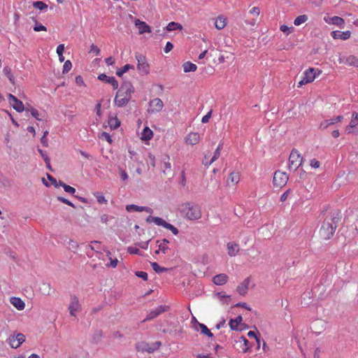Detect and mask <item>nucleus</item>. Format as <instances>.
Instances as JSON below:
<instances>
[{
	"mask_svg": "<svg viewBox=\"0 0 358 358\" xmlns=\"http://www.w3.org/2000/svg\"><path fill=\"white\" fill-rule=\"evenodd\" d=\"M173 48V45L168 41L165 45V48L164 49L165 53H169L172 49Z\"/></svg>",
	"mask_w": 358,
	"mask_h": 358,
	"instance_id": "680f3d73",
	"label": "nucleus"
},
{
	"mask_svg": "<svg viewBox=\"0 0 358 358\" xmlns=\"http://www.w3.org/2000/svg\"><path fill=\"white\" fill-rule=\"evenodd\" d=\"M222 148V145L219 144L218 146L217 147L215 151L214 152V155H213V157L210 159V160H209V162H204L203 164L205 166H208L211 164H213L214 162H215L220 156V152H221Z\"/></svg>",
	"mask_w": 358,
	"mask_h": 358,
	"instance_id": "c756f323",
	"label": "nucleus"
},
{
	"mask_svg": "<svg viewBox=\"0 0 358 358\" xmlns=\"http://www.w3.org/2000/svg\"><path fill=\"white\" fill-rule=\"evenodd\" d=\"M248 337L250 338H255L256 339V341L258 344H259V338L257 337L256 333L253 331H250L248 333Z\"/></svg>",
	"mask_w": 358,
	"mask_h": 358,
	"instance_id": "69168bd1",
	"label": "nucleus"
},
{
	"mask_svg": "<svg viewBox=\"0 0 358 358\" xmlns=\"http://www.w3.org/2000/svg\"><path fill=\"white\" fill-rule=\"evenodd\" d=\"M324 21L329 24H334L340 28H343L345 25V20L343 18L338 16L330 17L326 15L324 17Z\"/></svg>",
	"mask_w": 358,
	"mask_h": 358,
	"instance_id": "9b49d317",
	"label": "nucleus"
},
{
	"mask_svg": "<svg viewBox=\"0 0 358 358\" xmlns=\"http://www.w3.org/2000/svg\"><path fill=\"white\" fill-rule=\"evenodd\" d=\"M80 310V304L78 298L73 295L71 297V301L69 306V310L71 316H76V313Z\"/></svg>",
	"mask_w": 358,
	"mask_h": 358,
	"instance_id": "f8f14e48",
	"label": "nucleus"
},
{
	"mask_svg": "<svg viewBox=\"0 0 358 358\" xmlns=\"http://www.w3.org/2000/svg\"><path fill=\"white\" fill-rule=\"evenodd\" d=\"M133 93H134V87L131 82H124L116 93L115 104L118 107L125 106L131 99Z\"/></svg>",
	"mask_w": 358,
	"mask_h": 358,
	"instance_id": "f03ea898",
	"label": "nucleus"
},
{
	"mask_svg": "<svg viewBox=\"0 0 358 358\" xmlns=\"http://www.w3.org/2000/svg\"><path fill=\"white\" fill-rule=\"evenodd\" d=\"M48 135V131L46 130L44 131L43 136L41 138V142L43 144V145L45 147H48V139L46 138Z\"/></svg>",
	"mask_w": 358,
	"mask_h": 358,
	"instance_id": "5fc2aeb1",
	"label": "nucleus"
},
{
	"mask_svg": "<svg viewBox=\"0 0 358 358\" xmlns=\"http://www.w3.org/2000/svg\"><path fill=\"white\" fill-rule=\"evenodd\" d=\"M10 303L18 310H22L24 309L25 303L19 297H11L10 299Z\"/></svg>",
	"mask_w": 358,
	"mask_h": 358,
	"instance_id": "bb28decb",
	"label": "nucleus"
},
{
	"mask_svg": "<svg viewBox=\"0 0 358 358\" xmlns=\"http://www.w3.org/2000/svg\"><path fill=\"white\" fill-rule=\"evenodd\" d=\"M162 227H163L165 229H169L171 231V232L174 234V235H178V233H179V231L178 229L175 227L173 225L168 223L167 222H166L164 220H163L162 222V224H161Z\"/></svg>",
	"mask_w": 358,
	"mask_h": 358,
	"instance_id": "58836bf2",
	"label": "nucleus"
},
{
	"mask_svg": "<svg viewBox=\"0 0 358 358\" xmlns=\"http://www.w3.org/2000/svg\"><path fill=\"white\" fill-rule=\"evenodd\" d=\"M163 219L159 217L148 216L146 222L148 223L154 222L157 226H161Z\"/></svg>",
	"mask_w": 358,
	"mask_h": 358,
	"instance_id": "ea45409f",
	"label": "nucleus"
},
{
	"mask_svg": "<svg viewBox=\"0 0 358 358\" xmlns=\"http://www.w3.org/2000/svg\"><path fill=\"white\" fill-rule=\"evenodd\" d=\"M98 79L106 83L110 84L114 90H116L118 87V82L113 76L110 77L102 73L98 76Z\"/></svg>",
	"mask_w": 358,
	"mask_h": 358,
	"instance_id": "f3484780",
	"label": "nucleus"
},
{
	"mask_svg": "<svg viewBox=\"0 0 358 358\" xmlns=\"http://www.w3.org/2000/svg\"><path fill=\"white\" fill-rule=\"evenodd\" d=\"M57 199H58L59 201H61V202H62V203H66V204H67V205H68V206H71V207H73V208H74V207H75V206L73 205V203H71L70 201H69L68 199H65V198H64V197L59 196V197L57 198Z\"/></svg>",
	"mask_w": 358,
	"mask_h": 358,
	"instance_id": "bf43d9fd",
	"label": "nucleus"
},
{
	"mask_svg": "<svg viewBox=\"0 0 358 358\" xmlns=\"http://www.w3.org/2000/svg\"><path fill=\"white\" fill-rule=\"evenodd\" d=\"M8 100L10 105L15 109L17 112L21 113L24 111V107L23 103L17 99L14 95L11 94H8Z\"/></svg>",
	"mask_w": 358,
	"mask_h": 358,
	"instance_id": "1a4fd4ad",
	"label": "nucleus"
},
{
	"mask_svg": "<svg viewBox=\"0 0 358 358\" xmlns=\"http://www.w3.org/2000/svg\"><path fill=\"white\" fill-rule=\"evenodd\" d=\"M72 67V64L69 60L64 62L63 66V73H68Z\"/></svg>",
	"mask_w": 358,
	"mask_h": 358,
	"instance_id": "603ef678",
	"label": "nucleus"
},
{
	"mask_svg": "<svg viewBox=\"0 0 358 358\" xmlns=\"http://www.w3.org/2000/svg\"><path fill=\"white\" fill-rule=\"evenodd\" d=\"M64 51V44H59L57 48V53L58 56H62Z\"/></svg>",
	"mask_w": 358,
	"mask_h": 358,
	"instance_id": "e2e57ef3",
	"label": "nucleus"
},
{
	"mask_svg": "<svg viewBox=\"0 0 358 358\" xmlns=\"http://www.w3.org/2000/svg\"><path fill=\"white\" fill-rule=\"evenodd\" d=\"M94 196L96 197L99 203L106 204L108 203V200L105 198V196L101 192H95V193H94Z\"/></svg>",
	"mask_w": 358,
	"mask_h": 358,
	"instance_id": "c03bdc74",
	"label": "nucleus"
},
{
	"mask_svg": "<svg viewBox=\"0 0 358 358\" xmlns=\"http://www.w3.org/2000/svg\"><path fill=\"white\" fill-rule=\"evenodd\" d=\"M310 165L314 169H317L320 166V162L316 159H312L310 162Z\"/></svg>",
	"mask_w": 358,
	"mask_h": 358,
	"instance_id": "13d9d810",
	"label": "nucleus"
},
{
	"mask_svg": "<svg viewBox=\"0 0 358 358\" xmlns=\"http://www.w3.org/2000/svg\"><path fill=\"white\" fill-rule=\"evenodd\" d=\"M164 311H166V308L164 306H159L156 309L150 311L146 317L142 321V322H145L147 321H150L151 320H153L155 317H157L159 315H160L161 313H164Z\"/></svg>",
	"mask_w": 358,
	"mask_h": 358,
	"instance_id": "dca6fc26",
	"label": "nucleus"
},
{
	"mask_svg": "<svg viewBox=\"0 0 358 358\" xmlns=\"http://www.w3.org/2000/svg\"><path fill=\"white\" fill-rule=\"evenodd\" d=\"M198 327H199V328H196V330L197 331L200 330L201 334H202L203 335L207 336L210 338H212L213 336L210 330L204 324L198 323Z\"/></svg>",
	"mask_w": 358,
	"mask_h": 358,
	"instance_id": "2f4dec72",
	"label": "nucleus"
},
{
	"mask_svg": "<svg viewBox=\"0 0 358 358\" xmlns=\"http://www.w3.org/2000/svg\"><path fill=\"white\" fill-rule=\"evenodd\" d=\"M303 158L299 151L292 150L289 158V169L296 171L302 163Z\"/></svg>",
	"mask_w": 358,
	"mask_h": 358,
	"instance_id": "423d86ee",
	"label": "nucleus"
},
{
	"mask_svg": "<svg viewBox=\"0 0 358 358\" xmlns=\"http://www.w3.org/2000/svg\"><path fill=\"white\" fill-rule=\"evenodd\" d=\"M315 69L309 68L303 72L302 79L298 83L297 87H301L303 85L312 83L315 78Z\"/></svg>",
	"mask_w": 358,
	"mask_h": 358,
	"instance_id": "0eeeda50",
	"label": "nucleus"
},
{
	"mask_svg": "<svg viewBox=\"0 0 358 358\" xmlns=\"http://www.w3.org/2000/svg\"><path fill=\"white\" fill-rule=\"evenodd\" d=\"M226 24H227L226 18L224 17L223 16H219L215 20V26L216 29L218 30L223 29L225 27Z\"/></svg>",
	"mask_w": 358,
	"mask_h": 358,
	"instance_id": "f704fd0d",
	"label": "nucleus"
},
{
	"mask_svg": "<svg viewBox=\"0 0 358 358\" xmlns=\"http://www.w3.org/2000/svg\"><path fill=\"white\" fill-rule=\"evenodd\" d=\"M200 135L197 132H191L185 137V143L189 145H194L199 143Z\"/></svg>",
	"mask_w": 358,
	"mask_h": 358,
	"instance_id": "6ab92c4d",
	"label": "nucleus"
},
{
	"mask_svg": "<svg viewBox=\"0 0 358 358\" xmlns=\"http://www.w3.org/2000/svg\"><path fill=\"white\" fill-rule=\"evenodd\" d=\"M288 180L289 176L286 172L278 170L274 173L273 184L276 187L282 188L286 185Z\"/></svg>",
	"mask_w": 358,
	"mask_h": 358,
	"instance_id": "39448f33",
	"label": "nucleus"
},
{
	"mask_svg": "<svg viewBox=\"0 0 358 358\" xmlns=\"http://www.w3.org/2000/svg\"><path fill=\"white\" fill-rule=\"evenodd\" d=\"M243 321L241 315L237 316L235 319H231L229 322V327L231 330H238V324Z\"/></svg>",
	"mask_w": 358,
	"mask_h": 358,
	"instance_id": "7c9ffc66",
	"label": "nucleus"
},
{
	"mask_svg": "<svg viewBox=\"0 0 358 358\" xmlns=\"http://www.w3.org/2000/svg\"><path fill=\"white\" fill-rule=\"evenodd\" d=\"M135 274H136V276L143 279L144 280H148V273L146 272H144V271H136Z\"/></svg>",
	"mask_w": 358,
	"mask_h": 358,
	"instance_id": "6e6d98bb",
	"label": "nucleus"
},
{
	"mask_svg": "<svg viewBox=\"0 0 358 358\" xmlns=\"http://www.w3.org/2000/svg\"><path fill=\"white\" fill-rule=\"evenodd\" d=\"M343 120V116L338 115L329 120H325L320 122L319 128L322 130H324L329 126L333 125L337 122H341Z\"/></svg>",
	"mask_w": 358,
	"mask_h": 358,
	"instance_id": "4468645a",
	"label": "nucleus"
},
{
	"mask_svg": "<svg viewBox=\"0 0 358 358\" xmlns=\"http://www.w3.org/2000/svg\"><path fill=\"white\" fill-rule=\"evenodd\" d=\"M40 292L45 296L51 294L52 289L49 283L43 282L39 287Z\"/></svg>",
	"mask_w": 358,
	"mask_h": 358,
	"instance_id": "473e14b6",
	"label": "nucleus"
},
{
	"mask_svg": "<svg viewBox=\"0 0 358 358\" xmlns=\"http://www.w3.org/2000/svg\"><path fill=\"white\" fill-rule=\"evenodd\" d=\"M117 263H118L117 259H116V258L112 259L111 257H110V264H107L106 266L115 268L117 265Z\"/></svg>",
	"mask_w": 358,
	"mask_h": 358,
	"instance_id": "4d7b16f0",
	"label": "nucleus"
},
{
	"mask_svg": "<svg viewBox=\"0 0 358 358\" xmlns=\"http://www.w3.org/2000/svg\"><path fill=\"white\" fill-rule=\"evenodd\" d=\"M227 253L230 257H235L239 251V246L236 243L229 242L227 243Z\"/></svg>",
	"mask_w": 358,
	"mask_h": 358,
	"instance_id": "a878e982",
	"label": "nucleus"
},
{
	"mask_svg": "<svg viewBox=\"0 0 358 358\" xmlns=\"http://www.w3.org/2000/svg\"><path fill=\"white\" fill-rule=\"evenodd\" d=\"M308 20V16L306 15H301L296 17L294 21V24L296 26H299L301 24L306 22Z\"/></svg>",
	"mask_w": 358,
	"mask_h": 358,
	"instance_id": "37998d69",
	"label": "nucleus"
},
{
	"mask_svg": "<svg viewBox=\"0 0 358 358\" xmlns=\"http://www.w3.org/2000/svg\"><path fill=\"white\" fill-rule=\"evenodd\" d=\"M341 219V213L339 210L334 209L331 210L324 218L320 228V237L324 240H329L331 238Z\"/></svg>",
	"mask_w": 358,
	"mask_h": 358,
	"instance_id": "f257e3e1",
	"label": "nucleus"
},
{
	"mask_svg": "<svg viewBox=\"0 0 358 358\" xmlns=\"http://www.w3.org/2000/svg\"><path fill=\"white\" fill-rule=\"evenodd\" d=\"M179 211L182 215L189 220H196L201 217V208L189 202L182 203L179 206Z\"/></svg>",
	"mask_w": 358,
	"mask_h": 358,
	"instance_id": "7ed1b4c3",
	"label": "nucleus"
},
{
	"mask_svg": "<svg viewBox=\"0 0 358 358\" xmlns=\"http://www.w3.org/2000/svg\"><path fill=\"white\" fill-rule=\"evenodd\" d=\"M151 266L152 269L157 273H162L167 270V268L164 267H161L157 262H152Z\"/></svg>",
	"mask_w": 358,
	"mask_h": 358,
	"instance_id": "09e8293b",
	"label": "nucleus"
},
{
	"mask_svg": "<svg viewBox=\"0 0 358 358\" xmlns=\"http://www.w3.org/2000/svg\"><path fill=\"white\" fill-rule=\"evenodd\" d=\"M153 136L152 131L148 127H145L141 133V139L143 141H149Z\"/></svg>",
	"mask_w": 358,
	"mask_h": 358,
	"instance_id": "72a5a7b5",
	"label": "nucleus"
},
{
	"mask_svg": "<svg viewBox=\"0 0 358 358\" xmlns=\"http://www.w3.org/2000/svg\"><path fill=\"white\" fill-rule=\"evenodd\" d=\"M59 185L62 186L64 191L67 193L73 194L76 192V189L70 185H68L63 182L62 181L59 182Z\"/></svg>",
	"mask_w": 358,
	"mask_h": 358,
	"instance_id": "79ce46f5",
	"label": "nucleus"
},
{
	"mask_svg": "<svg viewBox=\"0 0 358 358\" xmlns=\"http://www.w3.org/2000/svg\"><path fill=\"white\" fill-rule=\"evenodd\" d=\"M3 73L7 76V78L9 79L10 83L12 84H14L15 83V78H14V76H13V74L11 73V69L8 66H6L3 69Z\"/></svg>",
	"mask_w": 358,
	"mask_h": 358,
	"instance_id": "a18cd8bd",
	"label": "nucleus"
},
{
	"mask_svg": "<svg viewBox=\"0 0 358 358\" xmlns=\"http://www.w3.org/2000/svg\"><path fill=\"white\" fill-rule=\"evenodd\" d=\"M163 107V101L159 98H155L150 101V108L148 110L150 113H156L160 112Z\"/></svg>",
	"mask_w": 358,
	"mask_h": 358,
	"instance_id": "ddd939ff",
	"label": "nucleus"
},
{
	"mask_svg": "<svg viewBox=\"0 0 358 358\" xmlns=\"http://www.w3.org/2000/svg\"><path fill=\"white\" fill-rule=\"evenodd\" d=\"M339 62L349 66L358 67V59L354 55H350L343 58H341Z\"/></svg>",
	"mask_w": 358,
	"mask_h": 358,
	"instance_id": "b1692460",
	"label": "nucleus"
},
{
	"mask_svg": "<svg viewBox=\"0 0 358 358\" xmlns=\"http://www.w3.org/2000/svg\"><path fill=\"white\" fill-rule=\"evenodd\" d=\"M148 159H149V161H150V166H152V167H155L156 166L155 157L153 155H152V154H149L148 155Z\"/></svg>",
	"mask_w": 358,
	"mask_h": 358,
	"instance_id": "0e129e2a",
	"label": "nucleus"
},
{
	"mask_svg": "<svg viewBox=\"0 0 358 358\" xmlns=\"http://www.w3.org/2000/svg\"><path fill=\"white\" fill-rule=\"evenodd\" d=\"M25 341V336L23 334H17L16 335H11L8 338V343L12 348H17Z\"/></svg>",
	"mask_w": 358,
	"mask_h": 358,
	"instance_id": "6e6552de",
	"label": "nucleus"
},
{
	"mask_svg": "<svg viewBox=\"0 0 358 358\" xmlns=\"http://www.w3.org/2000/svg\"><path fill=\"white\" fill-rule=\"evenodd\" d=\"M166 29L168 31H172L175 30L181 31L182 29V26L178 22H171L168 24Z\"/></svg>",
	"mask_w": 358,
	"mask_h": 358,
	"instance_id": "e433bc0d",
	"label": "nucleus"
},
{
	"mask_svg": "<svg viewBox=\"0 0 358 358\" xmlns=\"http://www.w3.org/2000/svg\"><path fill=\"white\" fill-rule=\"evenodd\" d=\"M169 241L166 238L162 241H157L156 244L158 248L155 250V253L156 255H159L160 253L166 254L169 250Z\"/></svg>",
	"mask_w": 358,
	"mask_h": 358,
	"instance_id": "2eb2a0df",
	"label": "nucleus"
},
{
	"mask_svg": "<svg viewBox=\"0 0 358 358\" xmlns=\"http://www.w3.org/2000/svg\"><path fill=\"white\" fill-rule=\"evenodd\" d=\"M100 138H101L103 140H106L110 144L112 143V142H113L110 135L108 133L105 132V131L101 133V134L100 136Z\"/></svg>",
	"mask_w": 358,
	"mask_h": 358,
	"instance_id": "3c124183",
	"label": "nucleus"
},
{
	"mask_svg": "<svg viewBox=\"0 0 358 358\" xmlns=\"http://www.w3.org/2000/svg\"><path fill=\"white\" fill-rule=\"evenodd\" d=\"M249 13L253 15H255L257 17L260 14V9L257 6L252 7L249 10Z\"/></svg>",
	"mask_w": 358,
	"mask_h": 358,
	"instance_id": "864d4df0",
	"label": "nucleus"
},
{
	"mask_svg": "<svg viewBox=\"0 0 358 358\" xmlns=\"http://www.w3.org/2000/svg\"><path fill=\"white\" fill-rule=\"evenodd\" d=\"M169 160V156L168 155H165L160 162V169L164 176L170 175L172 172L171 164Z\"/></svg>",
	"mask_w": 358,
	"mask_h": 358,
	"instance_id": "9d476101",
	"label": "nucleus"
},
{
	"mask_svg": "<svg viewBox=\"0 0 358 358\" xmlns=\"http://www.w3.org/2000/svg\"><path fill=\"white\" fill-rule=\"evenodd\" d=\"M27 110L28 111H29L31 113V115L34 117H35L37 120H39V121L41 120V118L39 117V113L36 109H35L34 108H27Z\"/></svg>",
	"mask_w": 358,
	"mask_h": 358,
	"instance_id": "8fccbe9b",
	"label": "nucleus"
},
{
	"mask_svg": "<svg viewBox=\"0 0 358 358\" xmlns=\"http://www.w3.org/2000/svg\"><path fill=\"white\" fill-rule=\"evenodd\" d=\"M227 275L224 273L217 274L214 276L213 281L217 285H224L228 280Z\"/></svg>",
	"mask_w": 358,
	"mask_h": 358,
	"instance_id": "c85d7f7f",
	"label": "nucleus"
},
{
	"mask_svg": "<svg viewBox=\"0 0 358 358\" xmlns=\"http://www.w3.org/2000/svg\"><path fill=\"white\" fill-rule=\"evenodd\" d=\"M135 57L137 60V70L141 76H146L150 73V65L146 57L141 53H136Z\"/></svg>",
	"mask_w": 358,
	"mask_h": 358,
	"instance_id": "20e7f679",
	"label": "nucleus"
},
{
	"mask_svg": "<svg viewBox=\"0 0 358 358\" xmlns=\"http://www.w3.org/2000/svg\"><path fill=\"white\" fill-rule=\"evenodd\" d=\"M183 71L185 73L188 72H194L197 69V66L196 64L190 62H187L182 64Z\"/></svg>",
	"mask_w": 358,
	"mask_h": 358,
	"instance_id": "c9c22d12",
	"label": "nucleus"
},
{
	"mask_svg": "<svg viewBox=\"0 0 358 358\" xmlns=\"http://www.w3.org/2000/svg\"><path fill=\"white\" fill-rule=\"evenodd\" d=\"M293 29L294 28L292 27H288L285 24H282L280 27V30L287 36L289 35L293 31Z\"/></svg>",
	"mask_w": 358,
	"mask_h": 358,
	"instance_id": "de8ad7c7",
	"label": "nucleus"
},
{
	"mask_svg": "<svg viewBox=\"0 0 358 358\" xmlns=\"http://www.w3.org/2000/svg\"><path fill=\"white\" fill-rule=\"evenodd\" d=\"M290 192V189H287L280 196V201L284 202L287 200Z\"/></svg>",
	"mask_w": 358,
	"mask_h": 358,
	"instance_id": "338daca9",
	"label": "nucleus"
},
{
	"mask_svg": "<svg viewBox=\"0 0 358 358\" xmlns=\"http://www.w3.org/2000/svg\"><path fill=\"white\" fill-rule=\"evenodd\" d=\"M240 181V174L238 172L233 171L231 172L227 178V184L228 186H235Z\"/></svg>",
	"mask_w": 358,
	"mask_h": 358,
	"instance_id": "4be33fe9",
	"label": "nucleus"
},
{
	"mask_svg": "<svg viewBox=\"0 0 358 358\" xmlns=\"http://www.w3.org/2000/svg\"><path fill=\"white\" fill-rule=\"evenodd\" d=\"M126 210L128 211V212H143V211H145L146 213H152V209L150 207H147V206H137V205H135V204H130V205H127L126 206Z\"/></svg>",
	"mask_w": 358,
	"mask_h": 358,
	"instance_id": "a211bd4d",
	"label": "nucleus"
},
{
	"mask_svg": "<svg viewBox=\"0 0 358 358\" xmlns=\"http://www.w3.org/2000/svg\"><path fill=\"white\" fill-rule=\"evenodd\" d=\"M33 6L40 10H43L48 8V5L43 1H35L33 3Z\"/></svg>",
	"mask_w": 358,
	"mask_h": 358,
	"instance_id": "49530a36",
	"label": "nucleus"
},
{
	"mask_svg": "<svg viewBox=\"0 0 358 358\" xmlns=\"http://www.w3.org/2000/svg\"><path fill=\"white\" fill-rule=\"evenodd\" d=\"M34 30L35 31H46L47 29L46 27L43 25L42 24H36L34 27Z\"/></svg>",
	"mask_w": 358,
	"mask_h": 358,
	"instance_id": "052dcab7",
	"label": "nucleus"
},
{
	"mask_svg": "<svg viewBox=\"0 0 358 358\" xmlns=\"http://www.w3.org/2000/svg\"><path fill=\"white\" fill-rule=\"evenodd\" d=\"M76 83L79 86L85 85L84 80L81 76H78L76 77Z\"/></svg>",
	"mask_w": 358,
	"mask_h": 358,
	"instance_id": "774afa93",
	"label": "nucleus"
},
{
	"mask_svg": "<svg viewBox=\"0 0 358 358\" xmlns=\"http://www.w3.org/2000/svg\"><path fill=\"white\" fill-rule=\"evenodd\" d=\"M250 283V278H245L238 287L237 292L242 296H244L248 292L249 285Z\"/></svg>",
	"mask_w": 358,
	"mask_h": 358,
	"instance_id": "393cba45",
	"label": "nucleus"
},
{
	"mask_svg": "<svg viewBox=\"0 0 358 358\" xmlns=\"http://www.w3.org/2000/svg\"><path fill=\"white\" fill-rule=\"evenodd\" d=\"M358 125V113L353 112L352 114V118L348 126L346 127L345 132L347 134H352L353 129Z\"/></svg>",
	"mask_w": 358,
	"mask_h": 358,
	"instance_id": "aec40b11",
	"label": "nucleus"
},
{
	"mask_svg": "<svg viewBox=\"0 0 358 358\" xmlns=\"http://www.w3.org/2000/svg\"><path fill=\"white\" fill-rule=\"evenodd\" d=\"M162 345V343L160 341H156L154 343L152 344H149V343H143V349L145 351H147L148 352H153L154 351L158 350L160 346Z\"/></svg>",
	"mask_w": 358,
	"mask_h": 358,
	"instance_id": "cd10ccee",
	"label": "nucleus"
},
{
	"mask_svg": "<svg viewBox=\"0 0 358 358\" xmlns=\"http://www.w3.org/2000/svg\"><path fill=\"white\" fill-rule=\"evenodd\" d=\"M129 69H134V66L131 64H125L122 69L117 70L116 75L120 77Z\"/></svg>",
	"mask_w": 358,
	"mask_h": 358,
	"instance_id": "a19ab883",
	"label": "nucleus"
},
{
	"mask_svg": "<svg viewBox=\"0 0 358 358\" xmlns=\"http://www.w3.org/2000/svg\"><path fill=\"white\" fill-rule=\"evenodd\" d=\"M331 36L334 39H342L345 41L350 38L351 32L350 31H345L343 32L339 31H333L331 33Z\"/></svg>",
	"mask_w": 358,
	"mask_h": 358,
	"instance_id": "5701e85b",
	"label": "nucleus"
},
{
	"mask_svg": "<svg viewBox=\"0 0 358 358\" xmlns=\"http://www.w3.org/2000/svg\"><path fill=\"white\" fill-rule=\"evenodd\" d=\"M108 125L109 127L113 129H115L120 125V121L118 120L117 117H111L108 119Z\"/></svg>",
	"mask_w": 358,
	"mask_h": 358,
	"instance_id": "4c0bfd02",
	"label": "nucleus"
},
{
	"mask_svg": "<svg viewBox=\"0 0 358 358\" xmlns=\"http://www.w3.org/2000/svg\"><path fill=\"white\" fill-rule=\"evenodd\" d=\"M135 25L138 28L139 34L151 32L150 27L145 22L141 21L138 19L135 20Z\"/></svg>",
	"mask_w": 358,
	"mask_h": 358,
	"instance_id": "412c9836",
	"label": "nucleus"
}]
</instances>
